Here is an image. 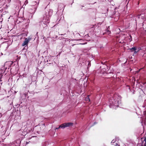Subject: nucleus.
<instances>
[{
    "label": "nucleus",
    "instance_id": "obj_1",
    "mask_svg": "<svg viewBox=\"0 0 146 146\" xmlns=\"http://www.w3.org/2000/svg\"><path fill=\"white\" fill-rule=\"evenodd\" d=\"M120 100V98L118 96L116 95H115L112 99L109 101L110 108L116 109L118 106L119 102Z\"/></svg>",
    "mask_w": 146,
    "mask_h": 146
},
{
    "label": "nucleus",
    "instance_id": "obj_2",
    "mask_svg": "<svg viewBox=\"0 0 146 146\" xmlns=\"http://www.w3.org/2000/svg\"><path fill=\"white\" fill-rule=\"evenodd\" d=\"M53 12V10L50 9L44 15L43 19V23L48 24L49 23L50 17L52 15Z\"/></svg>",
    "mask_w": 146,
    "mask_h": 146
},
{
    "label": "nucleus",
    "instance_id": "obj_3",
    "mask_svg": "<svg viewBox=\"0 0 146 146\" xmlns=\"http://www.w3.org/2000/svg\"><path fill=\"white\" fill-rule=\"evenodd\" d=\"M31 39V38L29 37L28 38H25V40L22 44V46H24L27 45L28 44L29 42Z\"/></svg>",
    "mask_w": 146,
    "mask_h": 146
},
{
    "label": "nucleus",
    "instance_id": "obj_4",
    "mask_svg": "<svg viewBox=\"0 0 146 146\" xmlns=\"http://www.w3.org/2000/svg\"><path fill=\"white\" fill-rule=\"evenodd\" d=\"M62 126H61V128L62 129H64L66 127L72 126L73 125V123H66L62 124Z\"/></svg>",
    "mask_w": 146,
    "mask_h": 146
},
{
    "label": "nucleus",
    "instance_id": "obj_5",
    "mask_svg": "<svg viewBox=\"0 0 146 146\" xmlns=\"http://www.w3.org/2000/svg\"><path fill=\"white\" fill-rule=\"evenodd\" d=\"M141 143H139V144H141V145H139L140 146H146V139L145 138L144 139H141Z\"/></svg>",
    "mask_w": 146,
    "mask_h": 146
},
{
    "label": "nucleus",
    "instance_id": "obj_6",
    "mask_svg": "<svg viewBox=\"0 0 146 146\" xmlns=\"http://www.w3.org/2000/svg\"><path fill=\"white\" fill-rule=\"evenodd\" d=\"M141 17V19L145 20H146V15H145L143 14H141L139 16V18Z\"/></svg>",
    "mask_w": 146,
    "mask_h": 146
},
{
    "label": "nucleus",
    "instance_id": "obj_7",
    "mask_svg": "<svg viewBox=\"0 0 146 146\" xmlns=\"http://www.w3.org/2000/svg\"><path fill=\"white\" fill-rule=\"evenodd\" d=\"M36 8H35L34 9H31V11H30L31 12L30 13H34L36 10Z\"/></svg>",
    "mask_w": 146,
    "mask_h": 146
},
{
    "label": "nucleus",
    "instance_id": "obj_8",
    "mask_svg": "<svg viewBox=\"0 0 146 146\" xmlns=\"http://www.w3.org/2000/svg\"><path fill=\"white\" fill-rule=\"evenodd\" d=\"M140 49H141L140 48H137L136 47L135 50V51L134 53L135 54H136Z\"/></svg>",
    "mask_w": 146,
    "mask_h": 146
},
{
    "label": "nucleus",
    "instance_id": "obj_9",
    "mask_svg": "<svg viewBox=\"0 0 146 146\" xmlns=\"http://www.w3.org/2000/svg\"><path fill=\"white\" fill-rule=\"evenodd\" d=\"M135 48L136 47H133L132 48H131L129 49V50H130L131 51V52H135Z\"/></svg>",
    "mask_w": 146,
    "mask_h": 146
},
{
    "label": "nucleus",
    "instance_id": "obj_10",
    "mask_svg": "<svg viewBox=\"0 0 146 146\" xmlns=\"http://www.w3.org/2000/svg\"><path fill=\"white\" fill-rule=\"evenodd\" d=\"M86 101L88 102H90V100L89 98V96H88L85 99Z\"/></svg>",
    "mask_w": 146,
    "mask_h": 146
},
{
    "label": "nucleus",
    "instance_id": "obj_11",
    "mask_svg": "<svg viewBox=\"0 0 146 146\" xmlns=\"http://www.w3.org/2000/svg\"><path fill=\"white\" fill-rule=\"evenodd\" d=\"M49 145V143L48 142L46 141L44 143V146H46V145Z\"/></svg>",
    "mask_w": 146,
    "mask_h": 146
},
{
    "label": "nucleus",
    "instance_id": "obj_12",
    "mask_svg": "<svg viewBox=\"0 0 146 146\" xmlns=\"http://www.w3.org/2000/svg\"><path fill=\"white\" fill-rule=\"evenodd\" d=\"M44 28H45V29H46L47 27V24H46V23H44Z\"/></svg>",
    "mask_w": 146,
    "mask_h": 146
},
{
    "label": "nucleus",
    "instance_id": "obj_13",
    "mask_svg": "<svg viewBox=\"0 0 146 146\" xmlns=\"http://www.w3.org/2000/svg\"><path fill=\"white\" fill-rule=\"evenodd\" d=\"M62 124H61V125H60L58 127H57L55 129H59V128H61V126H62Z\"/></svg>",
    "mask_w": 146,
    "mask_h": 146
},
{
    "label": "nucleus",
    "instance_id": "obj_14",
    "mask_svg": "<svg viewBox=\"0 0 146 146\" xmlns=\"http://www.w3.org/2000/svg\"><path fill=\"white\" fill-rule=\"evenodd\" d=\"M115 139H113L111 141V143H114L115 142Z\"/></svg>",
    "mask_w": 146,
    "mask_h": 146
},
{
    "label": "nucleus",
    "instance_id": "obj_15",
    "mask_svg": "<svg viewBox=\"0 0 146 146\" xmlns=\"http://www.w3.org/2000/svg\"><path fill=\"white\" fill-rule=\"evenodd\" d=\"M110 33V31H108L107 33H108V34H109Z\"/></svg>",
    "mask_w": 146,
    "mask_h": 146
},
{
    "label": "nucleus",
    "instance_id": "obj_16",
    "mask_svg": "<svg viewBox=\"0 0 146 146\" xmlns=\"http://www.w3.org/2000/svg\"><path fill=\"white\" fill-rule=\"evenodd\" d=\"M117 145H118V146H119V145H118V144H117L116 143V146H117Z\"/></svg>",
    "mask_w": 146,
    "mask_h": 146
},
{
    "label": "nucleus",
    "instance_id": "obj_17",
    "mask_svg": "<svg viewBox=\"0 0 146 146\" xmlns=\"http://www.w3.org/2000/svg\"><path fill=\"white\" fill-rule=\"evenodd\" d=\"M90 65V63H89L88 64V66Z\"/></svg>",
    "mask_w": 146,
    "mask_h": 146
},
{
    "label": "nucleus",
    "instance_id": "obj_18",
    "mask_svg": "<svg viewBox=\"0 0 146 146\" xmlns=\"http://www.w3.org/2000/svg\"><path fill=\"white\" fill-rule=\"evenodd\" d=\"M27 143H27V142H26V144H27ZM26 145H27V144H26Z\"/></svg>",
    "mask_w": 146,
    "mask_h": 146
}]
</instances>
